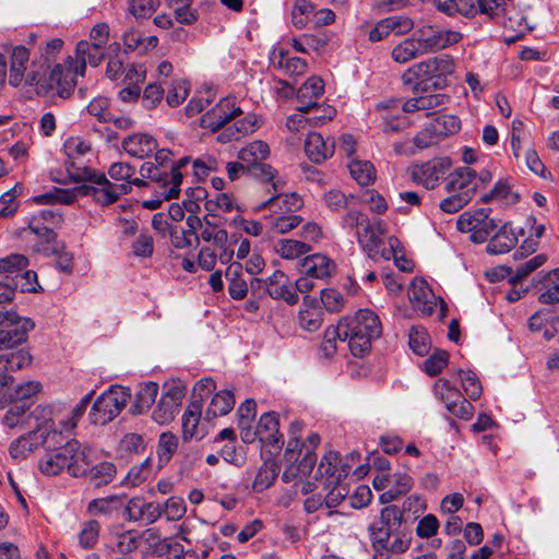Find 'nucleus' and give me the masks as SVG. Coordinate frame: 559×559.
Here are the masks:
<instances>
[{
  "label": "nucleus",
  "mask_w": 559,
  "mask_h": 559,
  "mask_svg": "<svg viewBox=\"0 0 559 559\" xmlns=\"http://www.w3.org/2000/svg\"><path fill=\"white\" fill-rule=\"evenodd\" d=\"M82 171L73 173L75 182H83L73 189L53 188L52 190L35 195L36 204H72L79 197H92L100 205L115 203L121 195L130 192V183H112L103 173L92 168H80Z\"/></svg>",
  "instance_id": "f257e3e1"
},
{
  "label": "nucleus",
  "mask_w": 559,
  "mask_h": 559,
  "mask_svg": "<svg viewBox=\"0 0 559 559\" xmlns=\"http://www.w3.org/2000/svg\"><path fill=\"white\" fill-rule=\"evenodd\" d=\"M90 456L88 447L71 439L64 445L47 452L39 460L38 468L46 476H56L67 471L73 477H83L92 464Z\"/></svg>",
  "instance_id": "f03ea898"
},
{
  "label": "nucleus",
  "mask_w": 559,
  "mask_h": 559,
  "mask_svg": "<svg viewBox=\"0 0 559 559\" xmlns=\"http://www.w3.org/2000/svg\"><path fill=\"white\" fill-rule=\"evenodd\" d=\"M340 330L354 356L361 357L369 352L371 343L382 334L379 317L369 309H359L353 317L340 320Z\"/></svg>",
  "instance_id": "7ed1b4c3"
},
{
  "label": "nucleus",
  "mask_w": 559,
  "mask_h": 559,
  "mask_svg": "<svg viewBox=\"0 0 559 559\" xmlns=\"http://www.w3.org/2000/svg\"><path fill=\"white\" fill-rule=\"evenodd\" d=\"M384 234L382 221H373L365 224L362 229L356 230L357 239L362 250L371 260L382 258L390 260L394 250L399 247V239L390 237L388 247L381 236Z\"/></svg>",
  "instance_id": "20e7f679"
},
{
  "label": "nucleus",
  "mask_w": 559,
  "mask_h": 559,
  "mask_svg": "<svg viewBox=\"0 0 559 559\" xmlns=\"http://www.w3.org/2000/svg\"><path fill=\"white\" fill-rule=\"evenodd\" d=\"M421 55L437 52L451 47L463 39L459 31L443 28L435 24H423L412 34Z\"/></svg>",
  "instance_id": "39448f33"
},
{
  "label": "nucleus",
  "mask_w": 559,
  "mask_h": 559,
  "mask_svg": "<svg viewBox=\"0 0 559 559\" xmlns=\"http://www.w3.org/2000/svg\"><path fill=\"white\" fill-rule=\"evenodd\" d=\"M130 392L122 386H110L94 402L88 414L94 425H106L116 418L127 405Z\"/></svg>",
  "instance_id": "423d86ee"
},
{
  "label": "nucleus",
  "mask_w": 559,
  "mask_h": 559,
  "mask_svg": "<svg viewBox=\"0 0 559 559\" xmlns=\"http://www.w3.org/2000/svg\"><path fill=\"white\" fill-rule=\"evenodd\" d=\"M32 319L19 316L15 311H0V350L14 348L28 338L34 329Z\"/></svg>",
  "instance_id": "0eeeda50"
},
{
  "label": "nucleus",
  "mask_w": 559,
  "mask_h": 559,
  "mask_svg": "<svg viewBox=\"0 0 559 559\" xmlns=\"http://www.w3.org/2000/svg\"><path fill=\"white\" fill-rule=\"evenodd\" d=\"M489 209H479L462 213L456 222L457 229L462 233H469L474 242L486 241L497 227L495 219L489 217Z\"/></svg>",
  "instance_id": "6e6552de"
},
{
  "label": "nucleus",
  "mask_w": 559,
  "mask_h": 559,
  "mask_svg": "<svg viewBox=\"0 0 559 559\" xmlns=\"http://www.w3.org/2000/svg\"><path fill=\"white\" fill-rule=\"evenodd\" d=\"M452 167L449 157H436L424 163L415 164L412 167V179L425 187L426 189H435L441 180H447V174Z\"/></svg>",
  "instance_id": "1a4fd4ad"
},
{
  "label": "nucleus",
  "mask_w": 559,
  "mask_h": 559,
  "mask_svg": "<svg viewBox=\"0 0 559 559\" xmlns=\"http://www.w3.org/2000/svg\"><path fill=\"white\" fill-rule=\"evenodd\" d=\"M61 433L62 431L53 430L45 436V432L37 435V431H29L11 443L9 448L10 455L15 460H25L39 445L50 448L59 443L60 441L57 438Z\"/></svg>",
  "instance_id": "9d476101"
},
{
  "label": "nucleus",
  "mask_w": 559,
  "mask_h": 559,
  "mask_svg": "<svg viewBox=\"0 0 559 559\" xmlns=\"http://www.w3.org/2000/svg\"><path fill=\"white\" fill-rule=\"evenodd\" d=\"M350 465L343 463L338 453L329 452L322 459L317 469V479H321L324 489L340 485L350 473Z\"/></svg>",
  "instance_id": "9b49d317"
},
{
  "label": "nucleus",
  "mask_w": 559,
  "mask_h": 559,
  "mask_svg": "<svg viewBox=\"0 0 559 559\" xmlns=\"http://www.w3.org/2000/svg\"><path fill=\"white\" fill-rule=\"evenodd\" d=\"M242 110L236 106L234 97L222 98L211 110L205 112L201 119V126L212 131H217L231 119L240 116Z\"/></svg>",
  "instance_id": "f8f14e48"
},
{
  "label": "nucleus",
  "mask_w": 559,
  "mask_h": 559,
  "mask_svg": "<svg viewBox=\"0 0 559 559\" xmlns=\"http://www.w3.org/2000/svg\"><path fill=\"white\" fill-rule=\"evenodd\" d=\"M186 225L192 234L200 230L199 241L212 242L213 247L223 246L228 242V233L225 228L218 226L216 223L209 219V215L200 219L195 215H189L186 219Z\"/></svg>",
  "instance_id": "ddd939ff"
},
{
  "label": "nucleus",
  "mask_w": 559,
  "mask_h": 559,
  "mask_svg": "<svg viewBox=\"0 0 559 559\" xmlns=\"http://www.w3.org/2000/svg\"><path fill=\"white\" fill-rule=\"evenodd\" d=\"M191 162L189 156L180 158L176 165L171 166L168 171L164 166H156L155 171L152 176V180L160 183L164 188V194L167 199L177 198L179 194V186L182 182L181 168L186 167Z\"/></svg>",
  "instance_id": "4468645a"
},
{
  "label": "nucleus",
  "mask_w": 559,
  "mask_h": 559,
  "mask_svg": "<svg viewBox=\"0 0 559 559\" xmlns=\"http://www.w3.org/2000/svg\"><path fill=\"white\" fill-rule=\"evenodd\" d=\"M444 189L447 192L465 195L472 200L478 189L476 171L469 167H461L449 174Z\"/></svg>",
  "instance_id": "2eb2a0df"
},
{
  "label": "nucleus",
  "mask_w": 559,
  "mask_h": 559,
  "mask_svg": "<svg viewBox=\"0 0 559 559\" xmlns=\"http://www.w3.org/2000/svg\"><path fill=\"white\" fill-rule=\"evenodd\" d=\"M408 299L421 316H430L436 307V296L423 278H414L408 288Z\"/></svg>",
  "instance_id": "dca6fc26"
},
{
  "label": "nucleus",
  "mask_w": 559,
  "mask_h": 559,
  "mask_svg": "<svg viewBox=\"0 0 559 559\" xmlns=\"http://www.w3.org/2000/svg\"><path fill=\"white\" fill-rule=\"evenodd\" d=\"M124 515L129 521H141L151 524L162 516V504L147 502L141 497H134L128 501L124 508Z\"/></svg>",
  "instance_id": "f3484780"
},
{
  "label": "nucleus",
  "mask_w": 559,
  "mask_h": 559,
  "mask_svg": "<svg viewBox=\"0 0 559 559\" xmlns=\"http://www.w3.org/2000/svg\"><path fill=\"white\" fill-rule=\"evenodd\" d=\"M431 58L419 61L404 71L402 81L405 85H412V91L416 94L425 91L427 81L437 79Z\"/></svg>",
  "instance_id": "a211bd4d"
},
{
  "label": "nucleus",
  "mask_w": 559,
  "mask_h": 559,
  "mask_svg": "<svg viewBox=\"0 0 559 559\" xmlns=\"http://www.w3.org/2000/svg\"><path fill=\"white\" fill-rule=\"evenodd\" d=\"M265 292L273 299L285 300L288 305L298 302V295L293 284L282 271H275L265 280Z\"/></svg>",
  "instance_id": "6ab92c4d"
},
{
  "label": "nucleus",
  "mask_w": 559,
  "mask_h": 559,
  "mask_svg": "<svg viewBox=\"0 0 559 559\" xmlns=\"http://www.w3.org/2000/svg\"><path fill=\"white\" fill-rule=\"evenodd\" d=\"M63 152L67 156L64 163L67 171L74 181L73 173L82 171L80 168H87L80 159L91 152V145L80 136H71L63 143Z\"/></svg>",
  "instance_id": "aec40b11"
},
{
  "label": "nucleus",
  "mask_w": 559,
  "mask_h": 559,
  "mask_svg": "<svg viewBox=\"0 0 559 559\" xmlns=\"http://www.w3.org/2000/svg\"><path fill=\"white\" fill-rule=\"evenodd\" d=\"M260 442L263 445L273 447L280 451L284 444L283 436L280 433V421L274 412L264 413L257 425Z\"/></svg>",
  "instance_id": "412c9836"
},
{
  "label": "nucleus",
  "mask_w": 559,
  "mask_h": 559,
  "mask_svg": "<svg viewBox=\"0 0 559 559\" xmlns=\"http://www.w3.org/2000/svg\"><path fill=\"white\" fill-rule=\"evenodd\" d=\"M105 57V49L93 45L88 40H80L75 49L74 72L83 76L86 66L98 67Z\"/></svg>",
  "instance_id": "4be33fe9"
},
{
  "label": "nucleus",
  "mask_w": 559,
  "mask_h": 559,
  "mask_svg": "<svg viewBox=\"0 0 559 559\" xmlns=\"http://www.w3.org/2000/svg\"><path fill=\"white\" fill-rule=\"evenodd\" d=\"M335 151V142L333 139L324 140L318 132H310L305 141V152L308 158L320 164L333 156Z\"/></svg>",
  "instance_id": "5701e85b"
},
{
  "label": "nucleus",
  "mask_w": 559,
  "mask_h": 559,
  "mask_svg": "<svg viewBox=\"0 0 559 559\" xmlns=\"http://www.w3.org/2000/svg\"><path fill=\"white\" fill-rule=\"evenodd\" d=\"M202 404L200 401H192L186 408L182 421V437L185 440L202 439L206 435L204 425L200 423Z\"/></svg>",
  "instance_id": "b1692460"
},
{
  "label": "nucleus",
  "mask_w": 559,
  "mask_h": 559,
  "mask_svg": "<svg viewBox=\"0 0 559 559\" xmlns=\"http://www.w3.org/2000/svg\"><path fill=\"white\" fill-rule=\"evenodd\" d=\"M323 322V311L316 298L306 296L298 312L299 326L308 332L318 331Z\"/></svg>",
  "instance_id": "393cba45"
},
{
  "label": "nucleus",
  "mask_w": 559,
  "mask_h": 559,
  "mask_svg": "<svg viewBox=\"0 0 559 559\" xmlns=\"http://www.w3.org/2000/svg\"><path fill=\"white\" fill-rule=\"evenodd\" d=\"M122 148L130 156L143 159L157 150V142L146 133H134L122 141Z\"/></svg>",
  "instance_id": "a878e982"
},
{
  "label": "nucleus",
  "mask_w": 559,
  "mask_h": 559,
  "mask_svg": "<svg viewBox=\"0 0 559 559\" xmlns=\"http://www.w3.org/2000/svg\"><path fill=\"white\" fill-rule=\"evenodd\" d=\"M75 75L74 69L57 64L49 73V88L56 91L60 97L68 98L74 90Z\"/></svg>",
  "instance_id": "bb28decb"
},
{
  "label": "nucleus",
  "mask_w": 559,
  "mask_h": 559,
  "mask_svg": "<svg viewBox=\"0 0 559 559\" xmlns=\"http://www.w3.org/2000/svg\"><path fill=\"white\" fill-rule=\"evenodd\" d=\"M323 92V81L318 76L309 78L297 92V100L301 104L297 106V110L299 112H308L310 108L317 107V99Z\"/></svg>",
  "instance_id": "cd10ccee"
},
{
  "label": "nucleus",
  "mask_w": 559,
  "mask_h": 559,
  "mask_svg": "<svg viewBox=\"0 0 559 559\" xmlns=\"http://www.w3.org/2000/svg\"><path fill=\"white\" fill-rule=\"evenodd\" d=\"M270 59L274 68L283 70L288 75H301L307 71V62L304 59L289 56L283 48H275Z\"/></svg>",
  "instance_id": "c85d7f7f"
},
{
  "label": "nucleus",
  "mask_w": 559,
  "mask_h": 559,
  "mask_svg": "<svg viewBox=\"0 0 559 559\" xmlns=\"http://www.w3.org/2000/svg\"><path fill=\"white\" fill-rule=\"evenodd\" d=\"M259 128L258 119L254 115H248L243 119L237 120L234 124L225 128L218 135L221 143L238 141L241 138L251 134Z\"/></svg>",
  "instance_id": "c756f323"
},
{
  "label": "nucleus",
  "mask_w": 559,
  "mask_h": 559,
  "mask_svg": "<svg viewBox=\"0 0 559 559\" xmlns=\"http://www.w3.org/2000/svg\"><path fill=\"white\" fill-rule=\"evenodd\" d=\"M302 206L301 198L296 193H280L271 197L260 205L275 214H293Z\"/></svg>",
  "instance_id": "7c9ffc66"
},
{
  "label": "nucleus",
  "mask_w": 559,
  "mask_h": 559,
  "mask_svg": "<svg viewBox=\"0 0 559 559\" xmlns=\"http://www.w3.org/2000/svg\"><path fill=\"white\" fill-rule=\"evenodd\" d=\"M301 266L304 274L321 280L330 277L335 269L331 259L319 253L305 257Z\"/></svg>",
  "instance_id": "2f4dec72"
},
{
  "label": "nucleus",
  "mask_w": 559,
  "mask_h": 559,
  "mask_svg": "<svg viewBox=\"0 0 559 559\" xmlns=\"http://www.w3.org/2000/svg\"><path fill=\"white\" fill-rule=\"evenodd\" d=\"M448 99V96L444 94H421L405 100L402 105V110L406 114L433 110L444 106Z\"/></svg>",
  "instance_id": "473e14b6"
},
{
  "label": "nucleus",
  "mask_w": 559,
  "mask_h": 559,
  "mask_svg": "<svg viewBox=\"0 0 559 559\" xmlns=\"http://www.w3.org/2000/svg\"><path fill=\"white\" fill-rule=\"evenodd\" d=\"M235 406L234 393L229 390L217 392L204 414V420L211 421L218 416L227 415Z\"/></svg>",
  "instance_id": "72a5a7b5"
},
{
  "label": "nucleus",
  "mask_w": 559,
  "mask_h": 559,
  "mask_svg": "<svg viewBox=\"0 0 559 559\" xmlns=\"http://www.w3.org/2000/svg\"><path fill=\"white\" fill-rule=\"evenodd\" d=\"M29 60V51L24 46H16L11 50V68L9 83L19 86L24 80V73Z\"/></svg>",
  "instance_id": "f704fd0d"
},
{
  "label": "nucleus",
  "mask_w": 559,
  "mask_h": 559,
  "mask_svg": "<svg viewBox=\"0 0 559 559\" xmlns=\"http://www.w3.org/2000/svg\"><path fill=\"white\" fill-rule=\"evenodd\" d=\"M28 266V259L20 253H11L0 259V276L2 281L11 284L21 272Z\"/></svg>",
  "instance_id": "c9c22d12"
},
{
  "label": "nucleus",
  "mask_w": 559,
  "mask_h": 559,
  "mask_svg": "<svg viewBox=\"0 0 559 559\" xmlns=\"http://www.w3.org/2000/svg\"><path fill=\"white\" fill-rule=\"evenodd\" d=\"M518 238L508 225H503L487 245V251L490 254H503L515 247Z\"/></svg>",
  "instance_id": "e433bc0d"
},
{
  "label": "nucleus",
  "mask_w": 559,
  "mask_h": 559,
  "mask_svg": "<svg viewBox=\"0 0 559 559\" xmlns=\"http://www.w3.org/2000/svg\"><path fill=\"white\" fill-rule=\"evenodd\" d=\"M388 485L390 488L380 496L382 503L391 502L408 492L413 486V478L406 473H395L388 478Z\"/></svg>",
  "instance_id": "4c0bfd02"
},
{
  "label": "nucleus",
  "mask_w": 559,
  "mask_h": 559,
  "mask_svg": "<svg viewBox=\"0 0 559 559\" xmlns=\"http://www.w3.org/2000/svg\"><path fill=\"white\" fill-rule=\"evenodd\" d=\"M275 249L281 258L297 260L312 251V245L296 239H282L277 241Z\"/></svg>",
  "instance_id": "58836bf2"
},
{
  "label": "nucleus",
  "mask_w": 559,
  "mask_h": 559,
  "mask_svg": "<svg viewBox=\"0 0 559 559\" xmlns=\"http://www.w3.org/2000/svg\"><path fill=\"white\" fill-rule=\"evenodd\" d=\"M269 155V145L263 141H253L238 152V158L248 167L263 162Z\"/></svg>",
  "instance_id": "ea45409f"
},
{
  "label": "nucleus",
  "mask_w": 559,
  "mask_h": 559,
  "mask_svg": "<svg viewBox=\"0 0 559 559\" xmlns=\"http://www.w3.org/2000/svg\"><path fill=\"white\" fill-rule=\"evenodd\" d=\"M116 475V466L111 462H100L94 466H88L86 477L92 486L99 488L108 485Z\"/></svg>",
  "instance_id": "a19ab883"
},
{
  "label": "nucleus",
  "mask_w": 559,
  "mask_h": 559,
  "mask_svg": "<svg viewBox=\"0 0 559 559\" xmlns=\"http://www.w3.org/2000/svg\"><path fill=\"white\" fill-rule=\"evenodd\" d=\"M32 362V356L26 349H19L0 355V370L10 374V372L21 370Z\"/></svg>",
  "instance_id": "79ce46f5"
},
{
  "label": "nucleus",
  "mask_w": 559,
  "mask_h": 559,
  "mask_svg": "<svg viewBox=\"0 0 559 559\" xmlns=\"http://www.w3.org/2000/svg\"><path fill=\"white\" fill-rule=\"evenodd\" d=\"M432 133L442 139L457 133L461 129L460 119L454 115H441L429 122Z\"/></svg>",
  "instance_id": "37998d69"
},
{
  "label": "nucleus",
  "mask_w": 559,
  "mask_h": 559,
  "mask_svg": "<svg viewBox=\"0 0 559 559\" xmlns=\"http://www.w3.org/2000/svg\"><path fill=\"white\" fill-rule=\"evenodd\" d=\"M420 56L423 55L412 35L400 41L391 50L392 60L400 64L407 63Z\"/></svg>",
  "instance_id": "c03bdc74"
},
{
  "label": "nucleus",
  "mask_w": 559,
  "mask_h": 559,
  "mask_svg": "<svg viewBox=\"0 0 559 559\" xmlns=\"http://www.w3.org/2000/svg\"><path fill=\"white\" fill-rule=\"evenodd\" d=\"M397 100H390L388 103H379L377 110L380 112L381 119L383 120V132L391 134L400 131L403 128V122L393 115L392 111H399Z\"/></svg>",
  "instance_id": "a18cd8bd"
},
{
  "label": "nucleus",
  "mask_w": 559,
  "mask_h": 559,
  "mask_svg": "<svg viewBox=\"0 0 559 559\" xmlns=\"http://www.w3.org/2000/svg\"><path fill=\"white\" fill-rule=\"evenodd\" d=\"M350 176L360 186H369L376 180V169L369 160L352 159L347 165Z\"/></svg>",
  "instance_id": "49530a36"
},
{
  "label": "nucleus",
  "mask_w": 559,
  "mask_h": 559,
  "mask_svg": "<svg viewBox=\"0 0 559 559\" xmlns=\"http://www.w3.org/2000/svg\"><path fill=\"white\" fill-rule=\"evenodd\" d=\"M179 439L170 431L162 432L157 442L158 468L167 464L177 452Z\"/></svg>",
  "instance_id": "de8ad7c7"
},
{
  "label": "nucleus",
  "mask_w": 559,
  "mask_h": 559,
  "mask_svg": "<svg viewBox=\"0 0 559 559\" xmlns=\"http://www.w3.org/2000/svg\"><path fill=\"white\" fill-rule=\"evenodd\" d=\"M153 474L152 459L146 457L141 464L130 468L122 480V485L127 487H136L146 481Z\"/></svg>",
  "instance_id": "09e8293b"
},
{
  "label": "nucleus",
  "mask_w": 559,
  "mask_h": 559,
  "mask_svg": "<svg viewBox=\"0 0 559 559\" xmlns=\"http://www.w3.org/2000/svg\"><path fill=\"white\" fill-rule=\"evenodd\" d=\"M393 530L394 528L377 521L369 525V537L376 554L384 552L386 544L392 538Z\"/></svg>",
  "instance_id": "8fccbe9b"
},
{
  "label": "nucleus",
  "mask_w": 559,
  "mask_h": 559,
  "mask_svg": "<svg viewBox=\"0 0 559 559\" xmlns=\"http://www.w3.org/2000/svg\"><path fill=\"white\" fill-rule=\"evenodd\" d=\"M52 417V408L49 405H37L35 406L29 415L27 416V426L31 427V421L33 420L35 424V428L32 431H37V435L45 432V436L49 431H53L55 429H50L47 427V424L51 420Z\"/></svg>",
  "instance_id": "3c124183"
},
{
  "label": "nucleus",
  "mask_w": 559,
  "mask_h": 559,
  "mask_svg": "<svg viewBox=\"0 0 559 559\" xmlns=\"http://www.w3.org/2000/svg\"><path fill=\"white\" fill-rule=\"evenodd\" d=\"M277 474L278 467L274 462H264L254 477L252 489L262 492L273 484Z\"/></svg>",
  "instance_id": "603ef678"
},
{
  "label": "nucleus",
  "mask_w": 559,
  "mask_h": 559,
  "mask_svg": "<svg viewBox=\"0 0 559 559\" xmlns=\"http://www.w3.org/2000/svg\"><path fill=\"white\" fill-rule=\"evenodd\" d=\"M157 393L158 385L155 382H147L141 385L135 394V401L133 404L135 412L140 414L150 408L155 402Z\"/></svg>",
  "instance_id": "864d4df0"
},
{
  "label": "nucleus",
  "mask_w": 559,
  "mask_h": 559,
  "mask_svg": "<svg viewBox=\"0 0 559 559\" xmlns=\"http://www.w3.org/2000/svg\"><path fill=\"white\" fill-rule=\"evenodd\" d=\"M537 294L540 304H559V281L542 277L539 286H537Z\"/></svg>",
  "instance_id": "5fc2aeb1"
},
{
  "label": "nucleus",
  "mask_w": 559,
  "mask_h": 559,
  "mask_svg": "<svg viewBox=\"0 0 559 559\" xmlns=\"http://www.w3.org/2000/svg\"><path fill=\"white\" fill-rule=\"evenodd\" d=\"M314 463H316V456L309 449H307V452H306L302 461L299 463V465L298 466L290 465L289 467H287L283 472L282 479L285 483H289L290 480L296 478L298 476V474H300L301 476H306L312 471Z\"/></svg>",
  "instance_id": "6e6d98bb"
},
{
  "label": "nucleus",
  "mask_w": 559,
  "mask_h": 559,
  "mask_svg": "<svg viewBox=\"0 0 559 559\" xmlns=\"http://www.w3.org/2000/svg\"><path fill=\"white\" fill-rule=\"evenodd\" d=\"M409 347L418 356H424L429 352L430 338L424 328L413 326L409 330Z\"/></svg>",
  "instance_id": "4d7b16f0"
},
{
  "label": "nucleus",
  "mask_w": 559,
  "mask_h": 559,
  "mask_svg": "<svg viewBox=\"0 0 559 559\" xmlns=\"http://www.w3.org/2000/svg\"><path fill=\"white\" fill-rule=\"evenodd\" d=\"M301 217L295 214H276L269 218V224L274 233L286 234L301 223Z\"/></svg>",
  "instance_id": "13d9d810"
},
{
  "label": "nucleus",
  "mask_w": 559,
  "mask_h": 559,
  "mask_svg": "<svg viewBox=\"0 0 559 559\" xmlns=\"http://www.w3.org/2000/svg\"><path fill=\"white\" fill-rule=\"evenodd\" d=\"M169 239L171 246L176 249H187L192 247L194 243H199V237L197 234H192L187 226V229L174 226L170 228Z\"/></svg>",
  "instance_id": "bf43d9fd"
},
{
  "label": "nucleus",
  "mask_w": 559,
  "mask_h": 559,
  "mask_svg": "<svg viewBox=\"0 0 559 559\" xmlns=\"http://www.w3.org/2000/svg\"><path fill=\"white\" fill-rule=\"evenodd\" d=\"M508 0H477V8L473 5L465 11V14H473L479 11L481 14L488 15L490 19L499 17L506 10Z\"/></svg>",
  "instance_id": "052dcab7"
},
{
  "label": "nucleus",
  "mask_w": 559,
  "mask_h": 559,
  "mask_svg": "<svg viewBox=\"0 0 559 559\" xmlns=\"http://www.w3.org/2000/svg\"><path fill=\"white\" fill-rule=\"evenodd\" d=\"M546 261L545 255L538 254L522 263L516 267L509 280L512 285L521 283L524 278H526L532 272L542 266Z\"/></svg>",
  "instance_id": "680f3d73"
},
{
  "label": "nucleus",
  "mask_w": 559,
  "mask_h": 559,
  "mask_svg": "<svg viewBox=\"0 0 559 559\" xmlns=\"http://www.w3.org/2000/svg\"><path fill=\"white\" fill-rule=\"evenodd\" d=\"M159 0H130L128 11L136 19L150 17L158 8Z\"/></svg>",
  "instance_id": "e2e57ef3"
},
{
  "label": "nucleus",
  "mask_w": 559,
  "mask_h": 559,
  "mask_svg": "<svg viewBox=\"0 0 559 559\" xmlns=\"http://www.w3.org/2000/svg\"><path fill=\"white\" fill-rule=\"evenodd\" d=\"M292 47L302 53H308L310 50H320L325 41L311 34H302L299 37L290 39Z\"/></svg>",
  "instance_id": "0e129e2a"
},
{
  "label": "nucleus",
  "mask_w": 559,
  "mask_h": 559,
  "mask_svg": "<svg viewBox=\"0 0 559 559\" xmlns=\"http://www.w3.org/2000/svg\"><path fill=\"white\" fill-rule=\"evenodd\" d=\"M189 94V83L185 79L173 81L171 87L166 96V102L170 107L179 106Z\"/></svg>",
  "instance_id": "69168bd1"
},
{
  "label": "nucleus",
  "mask_w": 559,
  "mask_h": 559,
  "mask_svg": "<svg viewBox=\"0 0 559 559\" xmlns=\"http://www.w3.org/2000/svg\"><path fill=\"white\" fill-rule=\"evenodd\" d=\"M178 412L179 407L160 397L153 411L152 418L159 425H166L175 418Z\"/></svg>",
  "instance_id": "338daca9"
},
{
  "label": "nucleus",
  "mask_w": 559,
  "mask_h": 559,
  "mask_svg": "<svg viewBox=\"0 0 559 559\" xmlns=\"http://www.w3.org/2000/svg\"><path fill=\"white\" fill-rule=\"evenodd\" d=\"M186 512V502L180 497L173 496L162 506V515L164 514L168 521H178L185 516Z\"/></svg>",
  "instance_id": "774afa93"
}]
</instances>
